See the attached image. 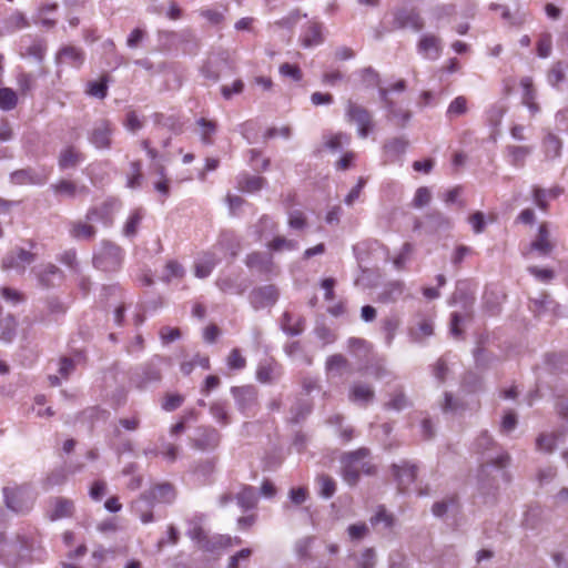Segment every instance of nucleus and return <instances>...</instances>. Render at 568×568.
I'll return each instance as SVG.
<instances>
[{"instance_id": "1", "label": "nucleus", "mask_w": 568, "mask_h": 568, "mask_svg": "<svg viewBox=\"0 0 568 568\" xmlns=\"http://www.w3.org/2000/svg\"><path fill=\"white\" fill-rule=\"evenodd\" d=\"M123 261L122 248L113 242L103 240L93 254V265L102 272H115Z\"/></svg>"}, {"instance_id": "2", "label": "nucleus", "mask_w": 568, "mask_h": 568, "mask_svg": "<svg viewBox=\"0 0 568 568\" xmlns=\"http://www.w3.org/2000/svg\"><path fill=\"white\" fill-rule=\"evenodd\" d=\"M3 496L7 507L18 514L29 513L36 500L32 490L28 486L4 487Z\"/></svg>"}, {"instance_id": "3", "label": "nucleus", "mask_w": 568, "mask_h": 568, "mask_svg": "<svg viewBox=\"0 0 568 568\" xmlns=\"http://www.w3.org/2000/svg\"><path fill=\"white\" fill-rule=\"evenodd\" d=\"M165 359L160 356L153 357L141 366L132 376V383L136 388L145 389L162 378L161 365Z\"/></svg>"}, {"instance_id": "4", "label": "nucleus", "mask_w": 568, "mask_h": 568, "mask_svg": "<svg viewBox=\"0 0 568 568\" xmlns=\"http://www.w3.org/2000/svg\"><path fill=\"white\" fill-rule=\"evenodd\" d=\"M345 115L348 122L357 125L358 135L366 139L374 128L371 112L361 104L348 100L346 102Z\"/></svg>"}, {"instance_id": "5", "label": "nucleus", "mask_w": 568, "mask_h": 568, "mask_svg": "<svg viewBox=\"0 0 568 568\" xmlns=\"http://www.w3.org/2000/svg\"><path fill=\"white\" fill-rule=\"evenodd\" d=\"M528 308L535 317L545 315L560 316V304L548 292H540L538 296L529 298Z\"/></svg>"}, {"instance_id": "6", "label": "nucleus", "mask_w": 568, "mask_h": 568, "mask_svg": "<svg viewBox=\"0 0 568 568\" xmlns=\"http://www.w3.org/2000/svg\"><path fill=\"white\" fill-rule=\"evenodd\" d=\"M389 90L379 88L378 93L384 106L387 111L386 118L394 125L405 128L412 119V112L408 109L399 108L388 95Z\"/></svg>"}, {"instance_id": "7", "label": "nucleus", "mask_w": 568, "mask_h": 568, "mask_svg": "<svg viewBox=\"0 0 568 568\" xmlns=\"http://www.w3.org/2000/svg\"><path fill=\"white\" fill-rule=\"evenodd\" d=\"M390 469L399 493H406L417 478L418 467L408 460H400L397 464H393Z\"/></svg>"}, {"instance_id": "8", "label": "nucleus", "mask_w": 568, "mask_h": 568, "mask_svg": "<svg viewBox=\"0 0 568 568\" xmlns=\"http://www.w3.org/2000/svg\"><path fill=\"white\" fill-rule=\"evenodd\" d=\"M368 454L369 450L367 448H359L355 452L345 454L342 458V463L344 464L342 475L348 485L354 486L357 484L359 479V468L356 464L366 458Z\"/></svg>"}, {"instance_id": "9", "label": "nucleus", "mask_w": 568, "mask_h": 568, "mask_svg": "<svg viewBox=\"0 0 568 568\" xmlns=\"http://www.w3.org/2000/svg\"><path fill=\"white\" fill-rule=\"evenodd\" d=\"M425 22L416 9L400 8L394 11V29H412L419 32L424 29Z\"/></svg>"}, {"instance_id": "10", "label": "nucleus", "mask_w": 568, "mask_h": 568, "mask_svg": "<svg viewBox=\"0 0 568 568\" xmlns=\"http://www.w3.org/2000/svg\"><path fill=\"white\" fill-rule=\"evenodd\" d=\"M50 172L45 169L37 170L33 168H26L13 171L10 174V182L14 185H42L49 179Z\"/></svg>"}, {"instance_id": "11", "label": "nucleus", "mask_w": 568, "mask_h": 568, "mask_svg": "<svg viewBox=\"0 0 568 568\" xmlns=\"http://www.w3.org/2000/svg\"><path fill=\"white\" fill-rule=\"evenodd\" d=\"M48 505L45 516L51 521L70 518L75 511L73 500L65 497H51Z\"/></svg>"}, {"instance_id": "12", "label": "nucleus", "mask_w": 568, "mask_h": 568, "mask_svg": "<svg viewBox=\"0 0 568 568\" xmlns=\"http://www.w3.org/2000/svg\"><path fill=\"white\" fill-rule=\"evenodd\" d=\"M250 303L254 310H261L274 305L278 298V291L275 285H264L252 290Z\"/></svg>"}, {"instance_id": "13", "label": "nucleus", "mask_w": 568, "mask_h": 568, "mask_svg": "<svg viewBox=\"0 0 568 568\" xmlns=\"http://www.w3.org/2000/svg\"><path fill=\"white\" fill-rule=\"evenodd\" d=\"M221 440L217 429L212 426H202L197 428L196 436L192 439V445L200 450H213Z\"/></svg>"}, {"instance_id": "14", "label": "nucleus", "mask_w": 568, "mask_h": 568, "mask_svg": "<svg viewBox=\"0 0 568 568\" xmlns=\"http://www.w3.org/2000/svg\"><path fill=\"white\" fill-rule=\"evenodd\" d=\"M113 129L108 120H100L94 123L89 133V141L97 149H109L112 142Z\"/></svg>"}, {"instance_id": "15", "label": "nucleus", "mask_w": 568, "mask_h": 568, "mask_svg": "<svg viewBox=\"0 0 568 568\" xmlns=\"http://www.w3.org/2000/svg\"><path fill=\"white\" fill-rule=\"evenodd\" d=\"M556 247V243L551 239V234L546 222L538 227L537 235L529 244L530 251H536L540 256H549Z\"/></svg>"}, {"instance_id": "16", "label": "nucleus", "mask_w": 568, "mask_h": 568, "mask_svg": "<svg viewBox=\"0 0 568 568\" xmlns=\"http://www.w3.org/2000/svg\"><path fill=\"white\" fill-rule=\"evenodd\" d=\"M84 51L81 48L71 44L61 47L55 54V63L58 65L69 64L79 69L84 63Z\"/></svg>"}, {"instance_id": "17", "label": "nucleus", "mask_w": 568, "mask_h": 568, "mask_svg": "<svg viewBox=\"0 0 568 568\" xmlns=\"http://www.w3.org/2000/svg\"><path fill=\"white\" fill-rule=\"evenodd\" d=\"M417 51L427 60H437L442 55V40L439 37L425 33L417 42Z\"/></svg>"}, {"instance_id": "18", "label": "nucleus", "mask_w": 568, "mask_h": 568, "mask_svg": "<svg viewBox=\"0 0 568 568\" xmlns=\"http://www.w3.org/2000/svg\"><path fill=\"white\" fill-rule=\"evenodd\" d=\"M120 202L116 199H109L104 201L100 206L91 207L87 214V221H102L105 224L112 223V214L119 209Z\"/></svg>"}, {"instance_id": "19", "label": "nucleus", "mask_w": 568, "mask_h": 568, "mask_svg": "<svg viewBox=\"0 0 568 568\" xmlns=\"http://www.w3.org/2000/svg\"><path fill=\"white\" fill-rule=\"evenodd\" d=\"M510 457L507 453H500L496 457H488L486 460V464L481 467L480 470V477H479V488L480 490L486 494L489 493L490 489H497V485L495 484V480H486L484 478V475L486 474V470L490 466H495L498 468H504L508 464Z\"/></svg>"}, {"instance_id": "20", "label": "nucleus", "mask_w": 568, "mask_h": 568, "mask_svg": "<svg viewBox=\"0 0 568 568\" xmlns=\"http://www.w3.org/2000/svg\"><path fill=\"white\" fill-rule=\"evenodd\" d=\"M50 187L57 196L64 199H74L77 195H88L90 192L87 185H77L70 180H60L51 184Z\"/></svg>"}, {"instance_id": "21", "label": "nucleus", "mask_w": 568, "mask_h": 568, "mask_svg": "<svg viewBox=\"0 0 568 568\" xmlns=\"http://www.w3.org/2000/svg\"><path fill=\"white\" fill-rule=\"evenodd\" d=\"M231 393L240 410L245 412L256 404L257 392L253 386H234Z\"/></svg>"}, {"instance_id": "22", "label": "nucleus", "mask_w": 568, "mask_h": 568, "mask_svg": "<svg viewBox=\"0 0 568 568\" xmlns=\"http://www.w3.org/2000/svg\"><path fill=\"white\" fill-rule=\"evenodd\" d=\"M374 398L375 392L369 384L356 382L349 388L348 399L354 404L367 406Z\"/></svg>"}, {"instance_id": "23", "label": "nucleus", "mask_w": 568, "mask_h": 568, "mask_svg": "<svg viewBox=\"0 0 568 568\" xmlns=\"http://www.w3.org/2000/svg\"><path fill=\"white\" fill-rule=\"evenodd\" d=\"M36 260V255L24 248H18L17 251L8 253L2 260V268H19L24 270V264H31Z\"/></svg>"}, {"instance_id": "24", "label": "nucleus", "mask_w": 568, "mask_h": 568, "mask_svg": "<svg viewBox=\"0 0 568 568\" xmlns=\"http://www.w3.org/2000/svg\"><path fill=\"white\" fill-rule=\"evenodd\" d=\"M282 375L281 366L273 359L261 362L256 369V379L263 384H271Z\"/></svg>"}, {"instance_id": "25", "label": "nucleus", "mask_w": 568, "mask_h": 568, "mask_svg": "<svg viewBox=\"0 0 568 568\" xmlns=\"http://www.w3.org/2000/svg\"><path fill=\"white\" fill-rule=\"evenodd\" d=\"M37 277L41 286L50 288L63 278V273L54 264H47L38 270Z\"/></svg>"}, {"instance_id": "26", "label": "nucleus", "mask_w": 568, "mask_h": 568, "mask_svg": "<svg viewBox=\"0 0 568 568\" xmlns=\"http://www.w3.org/2000/svg\"><path fill=\"white\" fill-rule=\"evenodd\" d=\"M90 221H71L69 223V234L77 241H90L97 234V229L89 223Z\"/></svg>"}, {"instance_id": "27", "label": "nucleus", "mask_w": 568, "mask_h": 568, "mask_svg": "<svg viewBox=\"0 0 568 568\" xmlns=\"http://www.w3.org/2000/svg\"><path fill=\"white\" fill-rule=\"evenodd\" d=\"M48 50V43L44 39H33L30 44L21 45L20 55L22 58L34 59L38 63H42Z\"/></svg>"}, {"instance_id": "28", "label": "nucleus", "mask_w": 568, "mask_h": 568, "mask_svg": "<svg viewBox=\"0 0 568 568\" xmlns=\"http://www.w3.org/2000/svg\"><path fill=\"white\" fill-rule=\"evenodd\" d=\"M541 150L545 155V160L552 161L560 156L562 150V142L559 136L548 132L541 142Z\"/></svg>"}, {"instance_id": "29", "label": "nucleus", "mask_w": 568, "mask_h": 568, "mask_svg": "<svg viewBox=\"0 0 568 568\" xmlns=\"http://www.w3.org/2000/svg\"><path fill=\"white\" fill-rule=\"evenodd\" d=\"M532 148L528 145H507L505 153L509 159L511 165L523 168L526 163V158L530 155Z\"/></svg>"}, {"instance_id": "30", "label": "nucleus", "mask_w": 568, "mask_h": 568, "mask_svg": "<svg viewBox=\"0 0 568 568\" xmlns=\"http://www.w3.org/2000/svg\"><path fill=\"white\" fill-rule=\"evenodd\" d=\"M150 496L154 501L163 503V504H171L176 498V491L173 485L169 483H163L155 485L150 490Z\"/></svg>"}, {"instance_id": "31", "label": "nucleus", "mask_w": 568, "mask_h": 568, "mask_svg": "<svg viewBox=\"0 0 568 568\" xmlns=\"http://www.w3.org/2000/svg\"><path fill=\"white\" fill-rule=\"evenodd\" d=\"M196 124L199 126L201 142L204 145H212L214 143V135L217 132L216 121L200 118L196 120Z\"/></svg>"}, {"instance_id": "32", "label": "nucleus", "mask_w": 568, "mask_h": 568, "mask_svg": "<svg viewBox=\"0 0 568 568\" xmlns=\"http://www.w3.org/2000/svg\"><path fill=\"white\" fill-rule=\"evenodd\" d=\"M83 160V154L75 150L74 146H68L60 152L58 165L61 170H67L78 166Z\"/></svg>"}, {"instance_id": "33", "label": "nucleus", "mask_w": 568, "mask_h": 568, "mask_svg": "<svg viewBox=\"0 0 568 568\" xmlns=\"http://www.w3.org/2000/svg\"><path fill=\"white\" fill-rule=\"evenodd\" d=\"M235 499L242 510L246 511L253 509L257 504L256 489L252 486L244 485L235 495Z\"/></svg>"}, {"instance_id": "34", "label": "nucleus", "mask_w": 568, "mask_h": 568, "mask_svg": "<svg viewBox=\"0 0 568 568\" xmlns=\"http://www.w3.org/2000/svg\"><path fill=\"white\" fill-rule=\"evenodd\" d=\"M203 517L202 516H194L193 518L189 519L187 525V531L186 535L194 541L197 542L200 548H203V544H205L207 539V535L205 530L202 527Z\"/></svg>"}, {"instance_id": "35", "label": "nucleus", "mask_w": 568, "mask_h": 568, "mask_svg": "<svg viewBox=\"0 0 568 568\" xmlns=\"http://www.w3.org/2000/svg\"><path fill=\"white\" fill-rule=\"evenodd\" d=\"M217 263L219 258L214 254L205 253L194 265L195 276L199 278L207 277Z\"/></svg>"}, {"instance_id": "36", "label": "nucleus", "mask_w": 568, "mask_h": 568, "mask_svg": "<svg viewBox=\"0 0 568 568\" xmlns=\"http://www.w3.org/2000/svg\"><path fill=\"white\" fill-rule=\"evenodd\" d=\"M245 262L247 267L257 270L261 273L271 272L273 267L272 260L258 252L248 254Z\"/></svg>"}, {"instance_id": "37", "label": "nucleus", "mask_w": 568, "mask_h": 568, "mask_svg": "<svg viewBox=\"0 0 568 568\" xmlns=\"http://www.w3.org/2000/svg\"><path fill=\"white\" fill-rule=\"evenodd\" d=\"M405 292L403 282L396 281L387 284L384 291L379 294L378 300L383 303L396 302Z\"/></svg>"}, {"instance_id": "38", "label": "nucleus", "mask_w": 568, "mask_h": 568, "mask_svg": "<svg viewBox=\"0 0 568 568\" xmlns=\"http://www.w3.org/2000/svg\"><path fill=\"white\" fill-rule=\"evenodd\" d=\"M408 145V141L403 136H396L389 139L384 144V151L387 156L395 159L405 153Z\"/></svg>"}, {"instance_id": "39", "label": "nucleus", "mask_w": 568, "mask_h": 568, "mask_svg": "<svg viewBox=\"0 0 568 568\" xmlns=\"http://www.w3.org/2000/svg\"><path fill=\"white\" fill-rule=\"evenodd\" d=\"M223 63V59L210 58L201 69L203 77L212 82H217L221 75V68Z\"/></svg>"}, {"instance_id": "40", "label": "nucleus", "mask_w": 568, "mask_h": 568, "mask_svg": "<svg viewBox=\"0 0 568 568\" xmlns=\"http://www.w3.org/2000/svg\"><path fill=\"white\" fill-rule=\"evenodd\" d=\"M266 184L262 176L243 174L239 178V187L245 192H257Z\"/></svg>"}, {"instance_id": "41", "label": "nucleus", "mask_w": 568, "mask_h": 568, "mask_svg": "<svg viewBox=\"0 0 568 568\" xmlns=\"http://www.w3.org/2000/svg\"><path fill=\"white\" fill-rule=\"evenodd\" d=\"M217 287L223 293L242 295L246 291L248 284L240 283L232 277H223L216 281Z\"/></svg>"}, {"instance_id": "42", "label": "nucleus", "mask_w": 568, "mask_h": 568, "mask_svg": "<svg viewBox=\"0 0 568 568\" xmlns=\"http://www.w3.org/2000/svg\"><path fill=\"white\" fill-rule=\"evenodd\" d=\"M233 546L232 537L229 535H215L207 537L205 544H203V550L214 552L219 549H224Z\"/></svg>"}, {"instance_id": "43", "label": "nucleus", "mask_w": 568, "mask_h": 568, "mask_svg": "<svg viewBox=\"0 0 568 568\" xmlns=\"http://www.w3.org/2000/svg\"><path fill=\"white\" fill-rule=\"evenodd\" d=\"M281 327L287 335L296 336L304 331V320L297 318L296 322L293 323V315L285 312L282 316Z\"/></svg>"}, {"instance_id": "44", "label": "nucleus", "mask_w": 568, "mask_h": 568, "mask_svg": "<svg viewBox=\"0 0 568 568\" xmlns=\"http://www.w3.org/2000/svg\"><path fill=\"white\" fill-rule=\"evenodd\" d=\"M427 225L430 232L447 230L450 227V221L442 212L434 211L426 215Z\"/></svg>"}, {"instance_id": "45", "label": "nucleus", "mask_w": 568, "mask_h": 568, "mask_svg": "<svg viewBox=\"0 0 568 568\" xmlns=\"http://www.w3.org/2000/svg\"><path fill=\"white\" fill-rule=\"evenodd\" d=\"M323 42L322 27L318 23H312L302 38L305 48L318 45Z\"/></svg>"}, {"instance_id": "46", "label": "nucleus", "mask_w": 568, "mask_h": 568, "mask_svg": "<svg viewBox=\"0 0 568 568\" xmlns=\"http://www.w3.org/2000/svg\"><path fill=\"white\" fill-rule=\"evenodd\" d=\"M316 483L320 487L318 494L321 497L328 499L336 493V481L326 474H321L316 478Z\"/></svg>"}, {"instance_id": "47", "label": "nucleus", "mask_w": 568, "mask_h": 568, "mask_svg": "<svg viewBox=\"0 0 568 568\" xmlns=\"http://www.w3.org/2000/svg\"><path fill=\"white\" fill-rule=\"evenodd\" d=\"M254 227L257 239L261 240L265 235L275 233L277 231V223L265 214L261 216Z\"/></svg>"}, {"instance_id": "48", "label": "nucleus", "mask_w": 568, "mask_h": 568, "mask_svg": "<svg viewBox=\"0 0 568 568\" xmlns=\"http://www.w3.org/2000/svg\"><path fill=\"white\" fill-rule=\"evenodd\" d=\"M0 338L10 343L16 336L17 321L12 315H7L0 321Z\"/></svg>"}, {"instance_id": "49", "label": "nucleus", "mask_w": 568, "mask_h": 568, "mask_svg": "<svg viewBox=\"0 0 568 568\" xmlns=\"http://www.w3.org/2000/svg\"><path fill=\"white\" fill-rule=\"evenodd\" d=\"M409 405L408 399L403 390L402 387L396 388L393 394L390 395V399L385 403L384 407L386 409H393V410H403Z\"/></svg>"}, {"instance_id": "50", "label": "nucleus", "mask_w": 568, "mask_h": 568, "mask_svg": "<svg viewBox=\"0 0 568 568\" xmlns=\"http://www.w3.org/2000/svg\"><path fill=\"white\" fill-rule=\"evenodd\" d=\"M434 334V324L428 318H422L415 328L410 331L412 338L415 342H420L425 337Z\"/></svg>"}, {"instance_id": "51", "label": "nucleus", "mask_w": 568, "mask_h": 568, "mask_svg": "<svg viewBox=\"0 0 568 568\" xmlns=\"http://www.w3.org/2000/svg\"><path fill=\"white\" fill-rule=\"evenodd\" d=\"M142 219H143L142 210L141 209L134 210L124 224L123 234L128 237L135 236L138 233V227H139Z\"/></svg>"}, {"instance_id": "52", "label": "nucleus", "mask_w": 568, "mask_h": 568, "mask_svg": "<svg viewBox=\"0 0 568 568\" xmlns=\"http://www.w3.org/2000/svg\"><path fill=\"white\" fill-rule=\"evenodd\" d=\"M29 27V21L23 13L16 11L4 20V28L8 32H14L17 30Z\"/></svg>"}, {"instance_id": "53", "label": "nucleus", "mask_w": 568, "mask_h": 568, "mask_svg": "<svg viewBox=\"0 0 568 568\" xmlns=\"http://www.w3.org/2000/svg\"><path fill=\"white\" fill-rule=\"evenodd\" d=\"M566 79L565 65L561 61H558L551 65L547 73V80L550 85L557 88Z\"/></svg>"}, {"instance_id": "54", "label": "nucleus", "mask_w": 568, "mask_h": 568, "mask_svg": "<svg viewBox=\"0 0 568 568\" xmlns=\"http://www.w3.org/2000/svg\"><path fill=\"white\" fill-rule=\"evenodd\" d=\"M314 540L315 538L313 536H306L295 542L294 549L300 560H306L311 558V548Z\"/></svg>"}, {"instance_id": "55", "label": "nucleus", "mask_w": 568, "mask_h": 568, "mask_svg": "<svg viewBox=\"0 0 568 568\" xmlns=\"http://www.w3.org/2000/svg\"><path fill=\"white\" fill-rule=\"evenodd\" d=\"M210 413L213 416V418L221 425L225 426L230 423V416L225 403L213 402L210 406Z\"/></svg>"}, {"instance_id": "56", "label": "nucleus", "mask_w": 568, "mask_h": 568, "mask_svg": "<svg viewBox=\"0 0 568 568\" xmlns=\"http://www.w3.org/2000/svg\"><path fill=\"white\" fill-rule=\"evenodd\" d=\"M18 103V97L12 89L1 88L0 89V109L10 111L16 108Z\"/></svg>"}, {"instance_id": "57", "label": "nucleus", "mask_w": 568, "mask_h": 568, "mask_svg": "<svg viewBox=\"0 0 568 568\" xmlns=\"http://www.w3.org/2000/svg\"><path fill=\"white\" fill-rule=\"evenodd\" d=\"M85 92L94 98L104 99L108 93V78L103 77L100 81H90Z\"/></svg>"}, {"instance_id": "58", "label": "nucleus", "mask_w": 568, "mask_h": 568, "mask_svg": "<svg viewBox=\"0 0 568 568\" xmlns=\"http://www.w3.org/2000/svg\"><path fill=\"white\" fill-rule=\"evenodd\" d=\"M467 100L465 97L460 95L455 98L450 104L448 105L446 115L449 119L464 115L467 112Z\"/></svg>"}, {"instance_id": "59", "label": "nucleus", "mask_w": 568, "mask_h": 568, "mask_svg": "<svg viewBox=\"0 0 568 568\" xmlns=\"http://www.w3.org/2000/svg\"><path fill=\"white\" fill-rule=\"evenodd\" d=\"M298 246L297 242L294 240H287L284 236H275L268 244L267 247L271 251L280 252L283 250L293 251Z\"/></svg>"}, {"instance_id": "60", "label": "nucleus", "mask_w": 568, "mask_h": 568, "mask_svg": "<svg viewBox=\"0 0 568 568\" xmlns=\"http://www.w3.org/2000/svg\"><path fill=\"white\" fill-rule=\"evenodd\" d=\"M347 364V359L342 354H334L326 359L325 366L327 372L339 375Z\"/></svg>"}, {"instance_id": "61", "label": "nucleus", "mask_w": 568, "mask_h": 568, "mask_svg": "<svg viewBox=\"0 0 568 568\" xmlns=\"http://www.w3.org/2000/svg\"><path fill=\"white\" fill-rule=\"evenodd\" d=\"M398 326H399V320L395 316L386 317L383 321L382 328L385 334V341H386L387 345L392 344Z\"/></svg>"}, {"instance_id": "62", "label": "nucleus", "mask_w": 568, "mask_h": 568, "mask_svg": "<svg viewBox=\"0 0 568 568\" xmlns=\"http://www.w3.org/2000/svg\"><path fill=\"white\" fill-rule=\"evenodd\" d=\"M536 448L544 453H552L556 448V436L552 434H540L536 439Z\"/></svg>"}, {"instance_id": "63", "label": "nucleus", "mask_w": 568, "mask_h": 568, "mask_svg": "<svg viewBox=\"0 0 568 568\" xmlns=\"http://www.w3.org/2000/svg\"><path fill=\"white\" fill-rule=\"evenodd\" d=\"M552 50V37L550 33L545 32L540 34L537 41V54L540 58H548Z\"/></svg>"}, {"instance_id": "64", "label": "nucleus", "mask_w": 568, "mask_h": 568, "mask_svg": "<svg viewBox=\"0 0 568 568\" xmlns=\"http://www.w3.org/2000/svg\"><path fill=\"white\" fill-rule=\"evenodd\" d=\"M356 568H375L376 552L373 548H366L357 558Z\"/></svg>"}]
</instances>
